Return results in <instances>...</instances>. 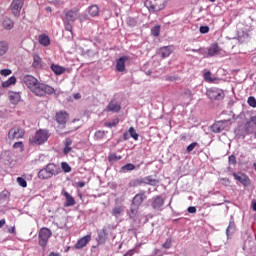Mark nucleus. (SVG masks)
<instances>
[{
  "label": "nucleus",
  "mask_w": 256,
  "mask_h": 256,
  "mask_svg": "<svg viewBox=\"0 0 256 256\" xmlns=\"http://www.w3.org/2000/svg\"><path fill=\"white\" fill-rule=\"evenodd\" d=\"M22 81L37 97H45V95H53V93H55L53 87L39 82L34 76L25 75Z\"/></svg>",
  "instance_id": "nucleus-1"
},
{
  "label": "nucleus",
  "mask_w": 256,
  "mask_h": 256,
  "mask_svg": "<svg viewBox=\"0 0 256 256\" xmlns=\"http://www.w3.org/2000/svg\"><path fill=\"white\" fill-rule=\"evenodd\" d=\"M49 131L45 129H39L35 132L34 136L29 139L30 145H44L49 141Z\"/></svg>",
  "instance_id": "nucleus-2"
},
{
  "label": "nucleus",
  "mask_w": 256,
  "mask_h": 256,
  "mask_svg": "<svg viewBox=\"0 0 256 256\" xmlns=\"http://www.w3.org/2000/svg\"><path fill=\"white\" fill-rule=\"evenodd\" d=\"M61 173V168L55 164H48L46 168L41 169L38 172L39 179H51L53 175H59Z\"/></svg>",
  "instance_id": "nucleus-3"
},
{
  "label": "nucleus",
  "mask_w": 256,
  "mask_h": 256,
  "mask_svg": "<svg viewBox=\"0 0 256 256\" xmlns=\"http://www.w3.org/2000/svg\"><path fill=\"white\" fill-rule=\"evenodd\" d=\"M51 235H53V232L47 227H43L39 230L38 233V243L42 249L47 248V243H49V239H51Z\"/></svg>",
  "instance_id": "nucleus-4"
},
{
  "label": "nucleus",
  "mask_w": 256,
  "mask_h": 256,
  "mask_svg": "<svg viewBox=\"0 0 256 256\" xmlns=\"http://www.w3.org/2000/svg\"><path fill=\"white\" fill-rule=\"evenodd\" d=\"M165 3V0H146L145 7L150 13H157V11L165 9Z\"/></svg>",
  "instance_id": "nucleus-5"
},
{
  "label": "nucleus",
  "mask_w": 256,
  "mask_h": 256,
  "mask_svg": "<svg viewBox=\"0 0 256 256\" xmlns=\"http://www.w3.org/2000/svg\"><path fill=\"white\" fill-rule=\"evenodd\" d=\"M206 95L211 101H221L225 99V92L220 88H209L206 91Z\"/></svg>",
  "instance_id": "nucleus-6"
},
{
  "label": "nucleus",
  "mask_w": 256,
  "mask_h": 256,
  "mask_svg": "<svg viewBox=\"0 0 256 256\" xmlns=\"http://www.w3.org/2000/svg\"><path fill=\"white\" fill-rule=\"evenodd\" d=\"M25 137V129L21 126H15L8 131V139L15 141V139H23Z\"/></svg>",
  "instance_id": "nucleus-7"
},
{
  "label": "nucleus",
  "mask_w": 256,
  "mask_h": 256,
  "mask_svg": "<svg viewBox=\"0 0 256 256\" xmlns=\"http://www.w3.org/2000/svg\"><path fill=\"white\" fill-rule=\"evenodd\" d=\"M25 5V0H13L10 4V11L16 18L21 17V11Z\"/></svg>",
  "instance_id": "nucleus-8"
},
{
  "label": "nucleus",
  "mask_w": 256,
  "mask_h": 256,
  "mask_svg": "<svg viewBox=\"0 0 256 256\" xmlns=\"http://www.w3.org/2000/svg\"><path fill=\"white\" fill-rule=\"evenodd\" d=\"M232 177H234L235 181H238V183H241L244 187H249V185H251V179H249V176L245 173L233 172Z\"/></svg>",
  "instance_id": "nucleus-9"
},
{
  "label": "nucleus",
  "mask_w": 256,
  "mask_h": 256,
  "mask_svg": "<svg viewBox=\"0 0 256 256\" xmlns=\"http://www.w3.org/2000/svg\"><path fill=\"white\" fill-rule=\"evenodd\" d=\"M244 128H245V132L247 133V135H251V134L255 133V129H256V115L252 116L250 118V120L248 122H246Z\"/></svg>",
  "instance_id": "nucleus-10"
},
{
  "label": "nucleus",
  "mask_w": 256,
  "mask_h": 256,
  "mask_svg": "<svg viewBox=\"0 0 256 256\" xmlns=\"http://www.w3.org/2000/svg\"><path fill=\"white\" fill-rule=\"evenodd\" d=\"M145 199H147V195H145V191H141L134 196L131 205L139 208L143 205V201H145Z\"/></svg>",
  "instance_id": "nucleus-11"
},
{
  "label": "nucleus",
  "mask_w": 256,
  "mask_h": 256,
  "mask_svg": "<svg viewBox=\"0 0 256 256\" xmlns=\"http://www.w3.org/2000/svg\"><path fill=\"white\" fill-rule=\"evenodd\" d=\"M164 205H165V199H163L162 196H157L155 198H152V209H155L156 211H161Z\"/></svg>",
  "instance_id": "nucleus-12"
},
{
  "label": "nucleus",
  "mask_w": 256,
  "mask_h": 256,
  "mask_svg": "<svg viewBox=\"0 0 256 256\" xmlns=\"http://www.w3.org/2000/svg\"><path fill=\"white\" fill-rule=\"evenodd\" d=\"M129 59V56H122L116 60V71H118V73L125 71V63L129 61Z\"/></svg>",
  "instance_id": "nucleus-13"
},
{
  "label": "nucleus",
  "mask_w": 256,
  "mask_h": 256,
  "mask_svg": "<svg viewBox=\"0 0 256 256\" xmlns=\"http://www.w3.org/2000/svg\"><path fill=\"white\" fill-rule=\"evenodd\" d=\"M91 242V234H88L82 238H80L75 244L76 249H83V247H87V245Z\"/></svg>",
  "instance_id": "nucleus-14"
},
{
  "label": "nucleus",
  "mask_w": 256,
  "mask_h": 256,
  "mask_svg": "<svg viewBox=\"0 0 256 256\" xmlns=\"http://www.w3.org/2000/svg\"><path fill=\"white\" fill-rule=\"evenodd\" d=\"M171 53H173V46H164L161 47L158 51V55H160L162 59L169 57Z\"/></svg>",
  "instance_id": "nucleus-15"
},
{
  "label": "nucleus",
  "mask_w": 256,
  "mask_h": 256,
  "mask_svg": "<svg viewBox=\"0 0 256 256\" xmlns=\"http://www.w3.org/2000/svg\"><path fill=\"white\" fill-rule=\"evenodd\" d=\"M109 237V233L107 232V229L102 228V230H100L98 232V243L99 245H104V243L107 242V238Z\"/></svg>",
  "instance_id": "nucleus-16"
},
{
  "label": "nucleus",
  "mask_w": 256,
  "mask_h": 256,
  "mask_svg": "<svg viewBox=\"0 0 256 256\" xmlns=\"http://www.w3.org/2000/svg\"><path fill=\"white\" fill-rule=\"evenodd\" d=\"M221 53V48L219 47L218 44H212L208 48L207 56L208 57H215L216 55H219Z\"/></svg>",
  "instance_id": "nucleus-17"
},
{
  "label": "nucleus",
  "mask_w": 256,
  "mask_h": 256,
  "mask_svg": "<svg viewBox=\"0 0 256 256\" xmlns=\"http://www.w3.org/2000/svg\"><path fill=\"white\" fill-rule=\"evenodd\" d=\"M142 185H151L152 187H157V185H159V180L153 179V176H146L142 178Z\"/></svg>",
  "instance_id": "nucleus-18"
},
{
  "label": "nucleus",
  "mask_w": 256,
  "mask_h": 256,
  "mask_svg": "<svg viewBox=\"0 0 256 256\" xmlns=\"http://www.w3.org/2000/svg\"><path fill=\"white\" fill-rule=\"evenodd\" d=\"M2 26L7 31H11V29H13V27H15V21H13V19H11L9 17H6L2 21Z\"/></svg>",
  "instance_id": "nucleus-19"
},
{
  "label": "nucleus",
  "mask_w": 256,
  "mask_h": 256,
  "mask_svg": "<svg viewBox=\"0 0 256 256\" xmlns=\"http://www.w3.org/2000/svg\"><path fill=\"white\" fill-rule=\"evenodd\" d=\"M211 131L213 133H221L222 131H225V125H224L223 121H218V122L214 123L211 126Z\"/></svg>",
  "instance_id": "nucleus-20"
},
{
  "label": "nucleus",
  "mask_w": 256,
  "mask_h": 256,
  "mask_svg": "<svg viewBox=\"0 0 256 256\" xmlns=\"http://www.w3.org/2000/svg\"><path fill=\"white\" fill-rule=\"evenodd\" d=\"M247 39H249V32L247 31V29H242L238 31V41L240 43H245Z\"/></svg>",
  "instance_id": "nucleus-21"
},
{
  "label": "nucleus",
  "mask_w": 256,
  "mask_h": 256,
  "mask_svg": "<svg viewBox=\"0 0 256 256\" xmlns=\"http://www.w3.org/2000/svg\"><path fill=\"white\" fill-rule=\"evenodd\" d=\"M122 213H125V206H116L111 211V215L116 219H118Z\"/></svg>",
  "instance_id": "nucleus-22"
},
{
  "label": "nucleus",
  "mask_w": 256,
  "mask_h": 256,
  "mask_svg": "<svg viewBox=\"0 0 256 256\" xmlns=\"http://www.w3.org/2000/svg\"><path fill=\"white\" fill-rule=\"evenodd\" d=\"M79 10L74 9V10H70L67 14H66V20L67 21H75L77 19V17H79Z\"/></svg>",
  "instance_id": "nucleus-23"
},
{
  "label": "nucleus",
  "mask_w": 256,
  "mask_h": 256,
  "mask_svg": "<svg viewBox=\"0 0 256 256\" xmlns=\"http://www.w3.org/2000/svg\"><path fill=\"white\" fill-rule=\"evenodd\" d=\"M39 43L44 47H49V45H51V40L49 39V36H47L46 34H41L39 36Z\"/></svg>",
  "instance_id": "nucleus-24"
},
{
  "label": "nucleus",
  "mask_w": 256,
  "mask_h": 256,
  "mask_svg": "<svg viewBox=\"0 0 256 256\" xmlns=\"http://www.w3.org/2000/svg\"><path fill=\"white\" fill-rule=\"evenodd\" d=\"M236 230H237V227L235 226V221L230 220L229 225L226 229L227 237H229L230 235H233V233H235Z\"/></svg>",
  "instance_id": "nucleus-25"
},
{
  "label": "nucleus",
  "mask_w": 256,
  "mask_h": 256,
  "mask_svg": "<svg viewBox=\"0 0 256 256\" xmlns=\"http://www.w3.org/2000/svg\"><path fill=\"white\" fill-rule=\"evenodd\" d=\"M139 213V207L131 204L130 210L128 211V216L130 219H135Z\"/></svg>",
  "instance_id": "nucleus-26"
},
{
  "label": "nucleus",
  "mask_w": 256,
  "mask_h": 256,
  "mask_svg": "<svg viewBox=\"0 0 256 256\" xmlns=\"http://www.w3.org/2000/svg\"><path fill=\"white\" fill-rule=\"evenodd\" d=\"M32 67H34V69H41V67H42L41 57H39V55H37V54L33 55Z\"/></svg>",
  "instance_id": "nucleus-27"
},
{
  "label": "nucleus",
  "mask_w": 256,
  "mask_h": 256,
  "mask_svg": "<svg viewBox=\"0 0 256 256\" xmlns=\"http://www.w3.org/2000/svg\"><path fill=\"white\" fill-rule=\"evenodd\" d=\"M9 101L12 105H17L21 101V96L18 93L12 92L9 94Z\"/></svg>",
  "instance_id": "nucleus-28"
},
{
  "label": "nucleus",
  "mask_w": 256,
  "mask_h": 256,
  "mask_svg": "<svg viewBox=\"0 0 256 256\" xmlns=\"http://www.w3.org/2000/svg\"><path fill=\"white\" fill-rule=\"evenodd\" d=\"M65 197H66V202H65V207H73V205H76L75 198L71 196V194L65 192Z\"/></svg>",
  "instance_id": "nucleus-29"
},
{
  "label": "nucleus",
  "mask_w": 256,
  "mask_h": 256,
  "mask_svg": "<svg viewBox=\"0 0 256 256\" xmlns=\"http://www.w3.org/2000/svg\"><path fill=\"white\" fill-rule=\"evenodd\" d=\"M108 111H112L113 113H119L121 111V105L115 103V102H110L107 106Z\"/></svg>",
  "instance_id": "nucleus-30"
},
{
  "label": "nucleus",
  "mask_w": 256,
  "mask_h": 256,
  "mask_svg": "<svg viewBox=\"0 0 256 256\" xmlns=\"http://www.w3.org/2000/svg\"><path fill=\"white\" fill-rule=\"evenodd\" d=\"M17 83V78L15 76L10 77L8 80L2 82V87L7 89V87H11V85H15Z\"/></svg>",
  "instance_id": "nucleus-31"
},
{
  "label": "nucleus",
  "mask_w": 256,
  "mask_h": 256,
  "mask_svg": "<svg viewBox=\"0 0 256 256\" xmlns=\"http://www.w3.org/2000/svg\"><path fill=\"white\" fill-rule=\"evenodd\" d=\"M88 13L91 17H97L99 15V6L92 5L88 8Z\"/></svg>",
  "instance_id": "nucleus-32"
},
{
  "label": "nucleus",
  "mask_w": 256,
  "mask_h": 256,
  "mask_svg": "<svg viewBox=\"0 0 256 256\" xmlns=\"http://www.w3.org/2000/svg\"><path fill=\"white\" fill-rule=\"evenodd\" d=\"M51 69L55 73V75H63V73H65V68L59 65L52 64Z\"/></svg>",
  "instance_id": "nucleus-33"
},
{
  "label": "nucleus",
  "mask_w": 256,
  "mask_h": 256,
  "mask_svg": "<svg viewBox=\"0 0 256 256\" xmlns=\"http://www.w3.org/2000/svg\"><path fill=\"white\" fill-rule=\"evenodd\" d=\"M9 51V43L5 41H0V56L5 55Z\"/></svg>",
  "instance_id": "nucleus-34"
},
{
  "label": "nucleus",
  "mask_w": 256,
  "mask_h": 256,
  "mask_svg": "<svg viewBox=\"0 0 256 256\" xmlns=\"http://www.w3.org/2000/svg\"><path fill=\"white\" fill-rule=\"evenodd\" d=\"M129 187H139L141 185H143V179L142 178H138V179H133L129 182Z\"/></svg>",
  "instance_id": "nucleus-35"
},
{
  "label": "nucleus",
  "mask_w": 256,
  "mask_h": 256,
  "mask_svg": "<svg viewBox=\"0 0 256 256\" xmlns=\"http://www.w3.org/2000/svg\"><path fill=\"white\" fill-rule=\"evenodd\" d=\"M135 164L128 163L121 167L120 171L121 173H127V171H134Z\"/></svg>",
  "instance_id": "nucleus-36"
},
{
  "label": "nucleus",
  "mask_w": 256,
  "mask_h": 256,
  "mask_svg": "<svg viewBox=\"0 0 256 256\" xmlns=\"http://www.w3.org/2000/svg\"><path fill=\"white\" fill-rule=\"evenodd\" d=\"M56 121L59 123V125H65V113L58 112L56 114Z\"/></svg>",
  "instance_id": "nucleus-37"
},
{
  "label": "nucleus",
  "mask_w": 256,
  "mask_h": 256,
  "mask_svg": "<svg viewBox=\"0 0 256 256\" xmlns=\"http://www.w3.org/2000/svg\"><path fill=\"white\" fill-rule=\"evenodd\" d=\"M128 133L130 137H132V139H134L135 141L139 139V134L137 133V131H135L134 127H130Z\"/></svg>",
  "instance_id": "nucleus-38"
},
{
  "label": "nucleus",
  "mask_w": 256,
  "mask_h": 256,
  "mask_svg": "<svg viewBox=\"0 0 256 256\" xmlns=\"http://www.w3.org/2000/svg\"><path fill=\"white\" fill-rule=\"evenodd\" d=\"M105 127H109L110 129L113 128V127H117V125H119V119H114L112 120L111 122H106L105 124Z\"/></svg>",
  "instance_id": "nucleus-39"
},
{
  "label": "nucleus",
  "mask_w": 256,
  "mask_h": 256,
  "mask_svg": "<svg viewBox=\"0 0 256 256\" xmlns=\"http://www.w3.org/2000/svg\"><path fill=\"white\" fill-rule=\"evenodd\" d=\"M161 33V26H154L152 29H151V34L154 36V37H159Z\"/></svg>",
  "instance_id": "nucleus-40"
},
{
  "label": "nucleus",
  "mask_w": 256,
  "mask_h": 256,
  "mask_svg": "<svg viewBox=\"0 0 256 256\" xmlns=\"http://www.w3.org/2000/svg\"><path fill=\"white\" fill-rule=\"evenodd\" d=\"M204 79L208 83H214L215 82V78L211 77V72L210 71H207L206 73H204Z\"/></svg>",
  "instance_id": "nucleus-41"
},
{
  "label": "nucleus",
  "mask_w": 256,
  "mask_h": 256,
  "mask_svg": "<svg viewBox=\"0 0 256 256\" xmlns=\"http://www.w3.org/2000/svg\"><path fill=\"white\" fill-rule=\"evenodd\" d=\"M13 149H20V151H25V145H23V142L22 141H19V142H15L13 144Z\"/></svg>",
  "instance_id": "nucleus-42"
},
{
  "label": "nucleus",
  "mask_w": 256,
  "mask_h": 256,
  "mask_svg": "<svg viewBox=\"0 0 256 256\" xmlns=\"http://www.w3.org/2000/svg\"><path fill=\"white\" fill-rule=\"evenodd\" d=\"M126 23L129 27H135L137 25V20L133 17H128Z\"/></svg>",
  "instance_id": "nucleus-43"
},
{
  "label": "nucleus",
  "mask_w": 256,
  "mask_h": 256,
  "mask_svg": "<svg viewBox=\"0 0 256 256\" xmlns=\"http://www.w3.org/2000/svg\"><path fill=\"white\" fill-rule=\"evenodd\" d=\"M173 245V240L171 238L166 239L165 243L162 245L164 249H171Z\"/></svg>",
  "instance_id": "nucleus-44"
},
{
  "label": "nucleus",
  "mask_w": 256,
  "mask_h": 256,
  "mask_svg": "<svg viewBox=\"0 0 256 256\" xmlns=\"http://www.w3.org/2000/svg\"><path fill=\"white\" fill-rule=\"evenodd\" d=\"M105 135H107V132L98 130V131H96L94 137H95V139H103V137H105Z\"/></svg>",
  "instance_id": "nucleus-45"
},
{
  "label": "nucleus",
  "mask_w": 256,
  "mask_h": 256,
  "mask_svg": "<svg viewBox=\"0 0 256 256\" xmlns=\"http://www.w3.org/2000/svg\"><path fill=\"white\" fill-rule=\"evenodd\" d=\"M247 103H248V105L250 107H253V109H255V107H256V99H255V97H253V96L248 97Z\"/></svg>",
  "instance_id": "nucleus-46"
},
{
  "label": "nucleus",
  "mask_w": 256,
  "mask_h": 256,
  "mask_svg": "<svg viewBox=\"0 0 256 256\" xmlns=\"http://www.w3.org/2000/svg\"><path fill=\"white\" fill-rule=\"evenodd\" d=\"M17 183L20 185V187H27V181L23 177H18Z\"/></svg>",
  "instance_id": "nucleus-47"
},
{
  "label": "nucleus",
  "mask_w": 256,
  "mask_h": 256,
  "mask_svg": "<svg viewBox=\"0 0 256 256\" xmlns=\"http://www.w3.org/2000/svg\"><path fill=\"white\" fill-rule=\"evenodd\" d=\"M73 143V141L69 138L66 139V145H65V153H69L71 151L70 145Z\"/></svg>",
  "instance_id": "nucleus-48"
},
{
  "label": "nucleus",
  "mask_w": 256,
  "mask_h": 256,
  "mask_svg": "<svg viewBox=\"0 0 256 256\" xmlns=\"http://www.w3.org/2000/svg\"><path fill=\"white\" fill-rule=\"evenodd\" d=\"M122 157L117 154H111L108 157V161H121Z\"/></svg>",
  "instance_id": "nucleus-49"
},
{
  "label": "nucleus",
  "mask_w": 256,
  "mask_h": 256,
  "mask_svg": "<svg viewBox=\"0 0 256 256\" xmlns=\"http://www.w3.org/2000/svg\"><path fill=\"white\" fill-rule=\"evenodd\" d=\"M197 145H199L197 142H193L190 145H188L186 151L187 153H191V151H193V149H195V147H197Z\"/></svg>",
  "instance_id": "nucleus-50"
},
{
  "label": "nucleus",
  "mask_w": 256,
  "mask_h": 256,
  "mask_svg": "<svg viewBox=\"0 0 256 256\" xmlns=\"http://www.w3.org/2000/svg\"><path fill=\"white\" fill-rule=\"evenodd\" d=\"M228 161L230 165H237V158L233 154L229 156Z\"/></svg>",
  "instance_id": "nucleus-51"
},
{
  "label": "nucleus",
  "mask_w": 256,
  "mask_h": 256,
  "mask_svg": "<svg viewBox=\"0 0 256 256\" xmlns=\"http://www.w3.org/2000/svg\"><path fill=\"white\" fill-rule=\"evenodd\" d=\"M220 181L225 187H229V185H231V180H229V178H221Z\"/></svg>",
  "instance_id": "nucleus-52"
},
{
  "label": "nucleus",
  "mask_w": 256,
  "mask_h": 256,
  "mask_svg": "<svg viewBox=\"0 0 256 256\" xmlns=\"http://www.w3.org/2000/svg\"><path fill=\"white\" fill-rule=\"evenodd\" d=\"M134 253H139V250H137V248H133L129 250L126 254H124V256H133Z\"/></svg>",
  "instance_id": "nucleus-53"
},
{
  "label": "nucleus",
  "mask_w": 256,
  "mask_h": 256,
  "mask_svg": "<svg viewBox=\"0 0 256 256\" xmlns=\"http://www.w3.org/2000/svg\"><path fill=\"white\" fill-rule=\"evenodd\" d=\"M12 71L9 69H4L1 70V75H3L4 77H8V75H11Z\"/></svg>",
  "instance_id": "nucleus-54"
},
{
  "label": "nucleus",
  "mask_w": 256,
  "mask_h": 256,
  "mask_svg": "<svg viewBox=\"0 0 256 256\" xmlns=\"http://www.w3.org/2000/svg\"><path fill=\"white\" fill-rule=\"evenodd\" d=\"M209 31V26H201L200 27V33L205 35Z\"/></svg>",
  "instance_id": "nucleus-55"
},
{
  "label": "nucleus",
  "mask_w": 256,
  "mask_h": 256,
  "mask_svg": "<svg viewBox=\"0 0 256 256\" xmlns=\"http://www.w3.org/2000/svg\"><path fill=\"white\" fill-rule=\"evenodd\" d=\"M103 229H106V232L108 233V231H112L113 229H115V227L111 224H108L104 226Z\"/></svg>",
  "instance_id": "nucleus-56"
},
{
  "label": "nucleus",
  "mask_w": 256,
  "mask_h": 256,
  "mask_svg": "<svg viewBox=\"0 0 256 256\" xmlns=\"http://www.w3.org/2000/svg\"><path fill=\"white\" fill-rule=\"evenodd\" d=\"M188 213H197V208L195 206L188 207Z\"/></svg>",
  "instance_id": "nucleus-57"
},
{
  "label": "nucleus",
  "mask_w": 256,
  "mask_h": 256,
  "mask_svg": "<svg viewBox=\"0 0 256 256\" xmlns=\"http://www.w3.org/2000/svg\"><path fill=\"white\" fill-rule=\"evenodd\" d=\"M73 27H71V25L67 24L66 25V31H68L71 35V37H73V31H72Z\"/></svg>",
  "instance_id": "nucleus-58"
},
{
  "label": "nucleus",
  "mask_w": 256,
  "mask_h": 256,
  "mask_svg": "<svg viewBox=\"0 0 256 256\" xmlns=\"http://www.w3.org/2000/svg\"><path fill=\"white\" fill-rule=\"evenodd\" d=\"M198 53H199V55H204V56L207 55V51L203 48H199Z\"/></svg>",
  "instance_id": "nucleus-59"
},
{
  "label": "nucleus",
  "mask_w": 256,
  "mask_h": 256,
  "mask_svg": "<svg viewBox=\"0 0 256 256\" xmlns=\"http://www.w3.org/2000/svg\"><path fill=\"white\" fill-rule=\"evenodd\" d=\"M153 255L163 256V254L161 253V250H159V249H154Z\"/></svg>",
  "instance_id": "nucleus-60"
},
{
  "label": "nucleus",
  "mask_w": 256,
  "mask_h": 256,
  "mask_svg": "<svg viewBox=\"0 0 256 256\" xmlns=\"http://www.w3.org/2000/svg\"><path fill=\"white\" fill-rule=\"evenodd\" d=\"M65 173H71V166L67 163H65Z\"/></svg>",
  "instance_id": "nucleus-61"
},
{
  "label": "nucleus",
  "mask_w": 256,
  "mask_h": 256,
  "mask_svg": "<svg viewBox=\"0 0 256 256\" xmlns=\"http://www.w3.org/2000/svg\"><path fill=\"white\" fill-rule=\"evenodd\" d=\"M76 187H79V189H83V187H85V182L76 183Z\"/></svg>",
  "instance_id": "nucleus-62"
},
{
  "label": "nucleus",
  "mask_w": 256,
  "mask_h": 256,
  "mask_svg": "<svg viewBox=\"0 0 256 256\" xmlns=\"http://www.w3.org/2000/svg\"><path fill=\"white\" fill-rule=\"evenodd\" d=\"M129 132H125L124 134H123V139H124V141H127V140H129Z\"/></svg>",
  "instance_id": "nucleus-63"
},
{
  "label": "nucleus",
  "mask_w": 256,
  "mask_h": 256,
  "mask_svg": "<svg viewBox=\"0 0 256 256\" xmlns=\"http://www.w3.org/2000/svg\"><path fill=\"white\" fill-rule=\"evenodd\" d=\"M49 256H60V255H59V253H57V252H51V253L49 254Z\"/></svg>",
  "instance_id": "nucleus-64"
}]
</instances>
